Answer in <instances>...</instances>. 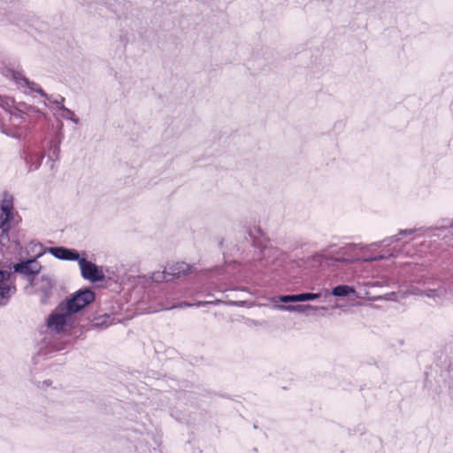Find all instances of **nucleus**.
I'll use <instances>...</instances> for the list:
<instances>
[{
	"instance_id": "obj_16",
	"label": "nucleus",
	"mask_w": 453,
	"mask_h": 453,
	"mask_svg": "<svg viewBox=\"0 0 453 453\" xmlns=\"http://www.w3.org/2000/svg\"><path fill=\"white\" fill-rule=\"evenodd\" d=\"M298 294L297 295H285L280 296L278 300L281 303H294L298 302Z\"/></svg>"
},
{
	"instance_id": "obj_14",
	"label": "nucleus",
	"mask_w": 453,
	"mask_h": 453,
	"mask_svg": "<svg viewBox=\"0 0 453 453\" xmlns=\"http://www.w3.org/2000/svg\"><path fill=\"white\" fill-rule=\"evenodd\" d=\"M320 293H302L298 294V302H306L318 299L320 297Z\"/></svg>"
},
{
	"instance_id": "obj_13",
	"label": "nucleus",
	"mask_w": 453,
	"mask_h": 453,
	"mask_svg": "<svg viewBox=\"0 0 453 453\" xmlns=\"http://www.w3.org/2000/svg\"><path fill=\"white\" fill-rule=\"evenodd\" d=\"M171 274L168 273V268L163 272H154L151 274V280L155 282H163L171 280Z\"/></svg>"
},
{
	"instance_id": "obj_20",
	"label": "nucleus",
	"mask_w": 453,
	"mask_h": 453,
	"mask_svg": "<svg viewBox=\"0 0 453 453\" xmlns=\"http://www.w3.org/2000/svg\"><path fill=\"white\" fill-rule=\"evenodd\" d=\"M31 90H35L41 94L42 96H45L46 95L44 92L38 87V85L35 82H30V85H27Z\"/></svg>"
},
{
	"instance_id": "obj_1",
	"label": "nucleus",
	"mask_w": 453,
	"mask_h": 453,
	"mask_svg": "<svg viewBox=\"0 0 453 453\" xmlns=\"http://www.w3.org/2000/svg\"><path fill=\"white\" fill-rule=\"evenodd\" d=\"M73 324L74 316L62 303L58 304L47 320L48 327L56 332L68 331Z\"/></svg>"
},
{
	"instance_id": "obj_25",
	"label": "nucleus",
	"mask_w": 453,
	"mask_h": 453,
	"mask_svg": "<svg viewBox=\"0 0 453 453\" xmlns=\"http://www.w3.org/2000/svg\"><path fill=\"white\" fill-rule=\"evenodd\" d=\"M38 248H39L40 250L38 251L37 257H40L42 254V246L38 245Z\"/></svg>"
},
{
	"instance_id": "obj_3",
	"label": "nucleus",
	"mask_w": 453,
	"mask_h": 453,
	"mask_svg": "<svg viewBox=\"0 0 453 453\" xmlns=\"http://www.w3.org/2000/svg\"><path fill=\"white\" fill-rule=\"evenodd\" d=\"M81 268V275L84 279L92 282L99 281L104 279V272L94 263L86 260L85 258L78 259Z\"/></svg>"
},
{
	"instance_id": "obj_27",
	"label": "nucleus",
	"mask_w": 453,
	"mask_h": 453,
	"mask_svg": "<svg viewBox=\"0 0 453 453\" xmlns=\"http://www.w3.org/2000/svg\"><path fill=\"white\" fill-rule=\"evenodd\" d=\"M377 257V260H380V259L384 258V256H379V257Z\"/></svg>"
},
{
	"instance_id": "obj_21",
	"label": "nucleus",
	"mask_w": 453,
	"mask_h": 453,
	"mask_svg": "<svg viewBox=\"0 0 453 453\" xmlns=\"http://www.w3.org/2000/svg\"><path fill=\"white\" fill-rule=\"evenodd\" d=\"M359 247L360 250H364L365 247L357 244H349L345 249L347 251H353L356 248Z\"/></svg>"
},
{
	"instance_id": "obj_23",
	"label": "nucleus",
	"mask_w": 453,
	"mask_h": 453,
	"mask_svg": "<svg viewBox=\"0 0 453 453\" xmlns=\"http://www.w3.org/2000/svg\"><path fill=\"white\" fill-rule=\"evenodd\" d=\"M65 101L64 97H60L59 100H55L54 104L61 110V105H63V102Z\"/></svg>"
},
{
	"instance_id": "obj_12",
	"label": "nucleus",
	"mask_w": 453,
	"mask_h": 453,
	"mask_svg": "<svg viewBox=\"0 0 453 453\" xmlns=\"http://www.w3.org/2000/svg\"><path fill=\"white\" fill-rule=\"evenodd\" d=\"M13 219V212H3L0 214V228L3 232H7L10 228V224Z\"/></svg>"
},
{
	"instance_id": "obj_2",
	"label": "nucleus",
	"mask_w": 453,
	"mask_h": 453,
	"mask_svg": "<svg viewBox=\"0 0 453 453\" xmlns=\"http://www.w3.org/2000/svg\"><path fill=\"white\" fill-rule=\"evenodd\" d=\"M95 299L94 293L89 289H83L78 291L71 299L66 302L61 303L67 310L74 316V314L88 304L92 303Z\"/></svg>"
},
{
	"instance_id": "obj_5",
	"label": "nucleus",
	"mask_w": 453,
	"mask_h": 453,
	"mask_svg": "<svg viewBox=\"0 0 453 453\" xmlns=\"http://www.w3.org/2000/svg\"><path fill=\"white\" fill-rule=\"evenodd\" d=\"M36 291L42 294V302H46L51 293L53 288V281L49 276H41L35 282H33Z\"/></svg>"
},
{
	"instance_id": "obj_24",
	"label": "nucleus",
	"mask_w": 453,
	"mask_h": 453,
	"mask_svg": "<svg viewBox=\"0 0 453 453\" xmlns=\"http://www.w3.org/2000/svg\"><path fill=\"white\" fill-rule=\"evenodd\" d=\"M413 232H414V230H413V229L402 230V231L400 232V234H412Z\"/></svg>"
},
{
	"instance_id": "obj_18",
	"label": "nucleus",
	"mask_w": 453,
	"mask_h": 453,
	"mask_svg": "<svg viewBox=\"0 0 453 453\" xmlns=\"http://www.w3.org/2000/svg\"><path fill=\"white\" fill-rule=\"evenodd\" d=\"M210 302H198L196 303H187V302H182V303H178L177 305L173 306L174 308H184V307H190V306H203L207 303H209Z\"/></svg>"
},
{
	"instance_id": "obj_15",
	"label": "nucleus",
	"mask_w": 453,
	"mask_h": 453,
	"mask_svg": "<svg viewBox=\"0 0 453 453\" xmlns=\"http://www.w3.org/2000/svg\"><path fill=\"white\" fill-rule=\"evenodd\" d=\"M61 110L63 111L61 116L63 118L70 119L73 122H74L75 124H78L79 119L77 118H75L73 111H72L71 110L65 108L64 105H61Z\"/></svg>"
},
{
	"instance_id": "obj_10",
	"label": "nucleus",
	"mask_w": 453,
	"mask_h": 453,
	"mask_svg": "<svg viewBox=\"0 0 453 453\" xmlns=\"http://www.w3.org/2000/svg\"><path fill=\"white\" fill-rule=\"evenodd\" d=\"M350 294L354 295L357 298L361 297L354 288L348 285H339L332 290V295L339 297L347 296Z\"/></svg>"
},
{
	"instance_id": "obj_28",
	"label": "nucleus",
	"mask_w": 453,
	"mask_h": 453,
	"mask_svg": "<svg viewBox=\"0 0 453 453\" xmlns=\"http://www.w3.org/2000/svg\"><path fill=\"white\" fill-rule=\"evenodd\" d=\"M450 228L453 229V219H452V222L450 223Z\"/></svg>"
},
{
	"instance_id": "obj_4",
	"label": "nucleus",
	"mask_w": 453,
	"mask_h": 453,
	"mask_svg": "<svg viewBox=\"0 0 453 453\" xmlns=\"http://www.w3.org/2000/svg\"><path fill=\"white\" fill-rule=\"evenodd\" d=\"M10 276L9 273L0 271V305L5 303L14 292Z\"/></svg>"
},
{
	"instance_id": "obj_22",
	"label": "nucleus",
	"mask_w": 453,
	"mask_h": 453,
	"mask_svg": "<svg viewBox=\"0 0 453 453\" xmlns=\"http://www.w3.org/2000/svg\"><path fill=\"white\" fill-rule=\"evenodd\" d=\"M394 295H395L394 293H391V294L386 295L385 296H377V297H372V300H379V299L392 300Z\"/></svg>"
},
{
	"instance_id": "obj_7",
	"label": "nucleus",
	"mask_w": 453,
	"mask_h": 453,
	"mask_svg": "<svg viewBox=\"0 0 453 453\" xmlns=\"http://www.w3.org/2000/svg\"><path fill=\"white\" fill-rule=\"evenodd\" d=\"M275 309L279 311H286L290 312H298V313H308L309 311H314L318 310H326V307L321 306H313L311 304H296V305H285V304H277L274 306Z\"/></svg>"
},
{
	"instance_id": "obj_17",
	"label": "nucleus",
	"mask_w": 453,
	"mask_h": 453,
	"mask_svg": "<svg viewBox=\"0 0 453 453\" xmlns=\"http://www.w3.org/2000/svg\"><path fill=\"white\" fill-rule=\"evenodd\" d=\"M12 77L18 84L30 85V81H27L19 72H14L12 73Z\"/></svg>"
},
{
	"instance_id": "obj_11",
	"label": "nucleus",
	"mask_w": 453,
	"mask_h": 453,
	"mask_svg": "<svg viewBox=\"0 0 453 453\" xmlns=\"http://www.w3.org/2000/svg\"><path fill=\"white\" fill-rule=\"evenodd\" d=\"M13 199L9 194H4L0 201V210L3 212H12Z\"/></svg>"
},
{
	"instance_id": "obj_9",
	"label": "nucleus",
	"mask_w": 453,
	"mask_h": 453,
	"mask_svg": "<svg viewBox=\"0 0 453 453\" xmlns=\"http://www.w3.org/2000/svg\"><path fill=\"white\" fill-rule=\"evenodd\" d=\"M190 270V265L184 262H177L168 266V273L172 278H180L188 273Z\"/></svg>"
},
{
	"instance_id": "obj_19",
	"label": "nucleus",
	"mask_w": 453,
	"mask_h": 453,
	"mask_svg": "<svg viewBox=\"0 0 453 453\" xmlns=\"http://www.w3.org/2000/svg\"><path fill=\"white\" fill-rule=\"evenodd\" d=\"M363 261V262H372V261H377V257H365V258H363V259H359V258H354V259H350V260H345V262L347 263H353V262H356V261Z\"/></svg>"
},
{
	"instance_id": "obj_26",
	"label": "nucleus",
	"mask_w": 453,
	"mask_h": 453,
	"mask_svg": "<svg viewBox=\"0 0 453 453\" xmlns=\"http://www.w3.org/2000/svg\"><path fill=\"white\" fill-rule=\"evenodd\" d=\"M432 294H428V296H433L434 297L435 296V293L436 291H431Z\"/></svg>"
},
{
	"instance_id": "obj_6",
	"label": "nucleus",
	"mask_w": 453,
	"mask_h": 453,
	"mask_svg": "<svg viewBox=\"0 0 453 453\" xmlns=\"http://www.w3.org/2000/svg\"><path fill=\"white\" fill-rule=\"evenodd\" d=\"M14 271L23 274H35L41 270V265L36 259H28L27 261L16 264Z\"/></svg>"
},
{
	"instance_id": "obj_8",
	"label": "nucleus",
	"mask_w": 453,
	"mask_h": 453,
	"mask_svg": "<svg viewBox=\"0 0 453 453\" xmlns=\"http://www.w3.org/2000/svg\"><path fill=\"white\" fill-rule=\"evenodd\" d=\"M48 250L55 257L63 260H78L80 257L79 253L76 250L62 247L50 248L48 249Z\"/></svg>"
}]
</instances>
